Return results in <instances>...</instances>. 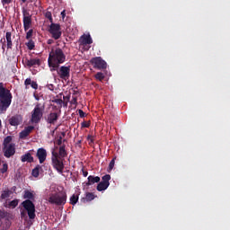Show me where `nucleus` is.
Wrapping results in <instances>:
<instances>
[{
	"label": "nucleus",
	"mask_w": 230,
	"mask_h": 230,
	"mask_svg": "<svg viewBox=\"0 0 230 230\" xmlns=\"http://www.w3.org/2000/svg\"><path fill=\"white\" fill-rule=\"evenodd\" d=\"M66 62V54L60 48L52 49L49 54L48 64L50 71L53 73L60 64Z\"/></svg>",
	"instance_id": "1"
},
{
	"label": "nucleus",
	"mask_w": 230,
	"mask_h": 230,
	"mask_svg": "<svg viewBox=\"0 0 230 230\" xmlns=\"http://www.w3.org/2000/svg\"><path fill=\"white\" fill-rule=\"evenodd\" d=\"M12 100H13L12 92L4 86V83H0V114H4L8 111Z\"/></svg>",
	"instance_id": "2"
},
{
	"label": "nucleus",
	"mask_w": 230,
	"mask_h": 230,
	"mask_svg": "<svg viewBox=\"0 0 230 230\" xmlns=\"http://www.w3.org/2000/svg\"><path fill=\"white\" fill-rule=\"evenodd\" d=\"M46 111V105L44 103H36L34 109L31 112L30 123L31 125H39L44 118V111Z\"/></svg>",
	"instance_id": "3"
},
{
	"label": "nucleus",
	"mask_w": 230,
	"mask_h": 230,
	"mask_svg": "<svg viewBox=\"0 0 230 230\" xmlns=\"http://www.w3.org/2000/svg\"><path fill=\"white\" fill-rule=\"evenodd\" d=\"M49 203L55 206H65L67 202V194L66 192L50 193L49 196Z\"/></svg>",
	"instance_id": "4"
},
{
	"label": "nucleus",
	"mask_w": 230,
	"mask_h": 230,
	"mask_svg": "<svg viewBox=\"0 0 230 230\" xmlns=\"http://www.w3.org/2000/svg\"><path fill=\"white\" fill-rule=\"evenodd\" d=\"M64 159L63 158H58V153L52 151V156H51V163L54 170H57L60 175L64 173Z\"/></svg>",
	"instance_id": "5"
},
{
	"label": "nucleus",
	"mask_w": 230,
	"mask_h": 230,
	"mask_svg": "<svg viewBox=\"0 0 230 230\" xmlns=\"http://www.w3.org/2000/svg\"><path fill=\"white\" fill-rule=\"evenodd\" d=\"M22 206L27 212L30 220H34L37 215L35 214V204L33 203V201L30 199H25L22 202Z\"/></svg>",
	"instance_id": "6"
},
{
	"label": "nucleus",
	"mask_w": 230,
	"mask_h": 230,
	"mask_svg": "<svg viewBox=\"0 0 230 230\" xmlns=\"http://www.w3.org/2000/svg\"><path fill=\"white\" fill-rule=\"evenodd\" d=\"M49 31L55 40H58L62 37V28H60L58 23H51Z\"/></svg>",
	"instance_id": "7"
},
{
	"label": "nucleus",
	"mask_w": 230,
	"mask_h": 230,
	"mask_svg": "<svg viewBox=\"0 0 230 230\" xmlns=\"http://www.w3.org/2000/svg\"><path fill=\"white\" fill-rule=\"evenodd\" d=\"M55 71H57L58 75L62 80H69V76H71V66H58V67H57V69H55Z\"/></svg>",
	"instance_id": "8"
},
{
	"label": "nucleus",
	"mask_w": 230,
	"mask_h": 230,
	"mask_svg": "<svg viewBox=\"0 0 230 230\" xmlns=\"http://www.w3.org/2000/svg\"><path fill=\"white\" fill-rule=\"evenodd\" d=\"M90 62L94 69H99V71L107 69V62L102 57L93 58Z\"/></svg>",
	"instance_id": "9"
},
{
	"label": "nucleus",
	"mask_w": 230,
	"mask_h": 230,
	"mask_svg": "<svg viewBox=\"0 0 230 230\" xmlns=\"http://www.w3.org/2000/svg\"><path fill=\"white\" fill-rule=\"evenodd\" d=\"M6 217H8V212L0 210V227L3 230L10 229V226H12L10 219Z\"/></svg>",
	"instance_id": "10"
},
{
	"label": "nucleus",
	"mask_w": 230,
	"mask_h": 230,
	"mask_svg": "<svg viewBox=\"0 0 230 230\" xmlns=\"http://www.w3.org/2000/svg\"><path fill=\"white\" fill-rule=\"evenodd\" d=\"M22 15L24 31H28V30L31 28V15L30 14V12L24 8L22 9Z\"/></svg>",
	"instance_id": "11"
},
{
	"label": "nucleus",
	"mask_w": 230,
	"mask_h": 230,
	"mask_svg": "<svg viewBox=\"0 0 230 230\" xmlns=\"http://www.w3.org/2000/svg\"><path fill=\"white\" fill-rule=\"evenodd\" d=\"M3 152L4 157L7 159H10V157H13V155H15V144H9L8 146H5L3 147Z\"/></svg>",
	"instance_id": "12"
},
{
	"label": "nucleus",
	"mask_w": 230,
	"mask_h": 230,
	"mask_svg": "<svg viewBox=\"0 0 230 230\" xmlns=\"http://www.w3.org/2000/svg\"><path fill=\"white\" fill-rule=\"evenodd\" d=\"M36 157L39 159L40 164H42L48 157V151L44 147L38 148Z\"/></svg>",
	"instance_id": "13"
},
{
	"label": "nucleus",
	"mask_w": 230,
	"mask_h": 230,
	"mask_svg": "<svg viewBox=\"0 0 230 230\" xmlns=\"http://www.w3.org/2000/svg\"><path fill=\"white\" fill-rule=\"evenodd\" d=\"M22 123V116L14 115L9 119V125L12 127H19Z\"/></svg>",
	"instance_id": "14"
},
{
	"label": "nucleus",
	"mask_w": 230,
	"mask_h": 230,
	"mask_svg": "<svg viewBox=\"0 0 230 230\" xmlns=\"http://www.w3.org/2000/svg\"><path fill=\"white\" fill-rule=\"evenodd\" d=\"M35 129V127L33 126H28L25 127L23 130H22L19 134L20 139H26L30 134H31V131Z\"/></svg>",
	"instance_id": "15"
},
{
	"label": "nucleus",
	"mask_w": 230,
	"mask_h": 230,
	"mask_svg": "<svg viewBox=\"0 0 230 230\" xmlns=\"http://www.w3.org/2000/svg\"><path fill=\"white\" fill-rule=\"evenodd\" d=\"M58 121V113L57 112H50L47 117V123L49 125H55Z\"/></svg>",
	"instance_id": "16"
},
{
	"label": "nucleus",
	"mask_w": 230,
	"mask_h": 230,
	"mask_svg": "<svg viewBox=\"0 0 230 230\" xmlns=\"http://www.w3.org/2000/svg\"><path fill=\"white\" fill-rule=\"evenodd\" d=\"M41 62L40 58H31L26 60V66L28 67H35V66H40Z\"/></svg>",
	"instance_id": "17"
},
{
	"label": "nucleus",
	"mask_w": 230,
	"mask_h": 230,
	"mask_svg": "<svg viewBox=\"0 0 230 230\" xmlns=\"http://www.w3.org/2000/svg\"><path fill=\"white\" fill-rule=\"evenodd\" d=\"M22 163H34L35 159L31 156V153L27 152L21 156Z\"/></svg>",
	"instance_id": "18"
},
{
	"label": "nucleus",
	"mask_w": 230,
	"mask_h": 230,
	"mask_svg": "<svg viewBox=\"0 0 230 230\" xmlns=\"http://www.w3.org/2000/svg\"><path fill=\"white\" fill-rule=\"evenodd\" d=\"M58 157L59 159L65 160L67 157V151H66V145H62L59 146V151L58 153Z\"/></svg>",
	"instance_id": "19"
},
{
	"label": "nucleus",
	"mask_w": 230,
	"mask_h": 230,
	"mask_svg": "<svg viewBox=\"0 0 230 230\" xmlns=\"http://www.w3.org/2000/svg\"><path fill=\"white\" fill-rule=\"evenodd\" d=\"M101 179L99 176H88V181L86 182V186H93V184H96L100 182Z\"/></svg>",
	"instance_id": "20"
},
{
	"label": "nucleus",
	"mask_w": 230,
	"mask_h": 230,
	"mask_svg": "<svg viewBox=\"0 0 230 230\" xmlns=\"http://www.w3.org/2000/svg\"><path fill=\"white\" fill-rule=\"evenodd\" d=\"M80 42L81 44H93V38H91V34H87V35H83L80 38Z\"/></svg>",
	"instance_id": "21"
},
{
	"label": "nucleus",
	"mask_w": 230,
	"mask_h": 230,
	"mask_svg": "<svg viewBox=\"0 0 230 230\" xmlns=\"http://www.w3.org/2000/svg\"><path fill=\"white\" fill-rule=\"evenodd\" d=\"M5 40L7 43V49H12V48H13V42L12 41V32L7 31L5 33Z\"/></svg>",
	"instance_id": "22"
},
{
	"label": "nucleus",
	"mask_w": 230,
	"mask_h": 230,
	"mask_svg": "<svg viewBox=\"0 0 230 230\" xmlns=\"http://www.w3.org/2000/svg\"><path fill=\"white\" fill-rule=\"evenodd\" d=\"M24 85H26V87H28V85H31V87L35 90L39 89V84H37V82L31 81V78L25 79Z\"/></svg>",
	"instance_id": "23"
},
{
	"label": "nucleus",
	"mask_w": 230,
	"mask_h": 230,
	"mask_svg": "<svg viewBox=\"0 0 230 230\" xmlns=\"http://www.w3.org/2000/svg\"><path fill=\"white\" fill-rule=\"evenodd\" d=\"M95 199V196L93 192H87L86 195H85V198H83L81 199V202H91V200H94Z\"/></svg>",
	"instance_id": "24"
},
{
	"label": "nucleus",
	"mask_w": 230,
	"mask_h": 230,
	"mask_svg": "<svg viewBox=\"0 0 230 230\" xmlns=\"http://www.w3.org/2000/svg\"><path fill=\"white\" fill-rule=\"evenodd\" d=\"M23 199H27V200H35V194L30 190H24Z\"/></svg>",
	"instance_id": "25"
},
{
	"label": "nucleus",
	"mask_w": 230,
	"mask_h": 230,
	"mask_svg": "<svg viewBox=\"0 0 230 230\" xmlns=\"http://www.w3.org/2000/svg\"><path fill=\"white\" fill-rule=\"evenodd\" d=\"M40 172H42V165H36V167L32 170L31 175L32 177H39Z\"/></svg>",
	"instance_id": "26"
},
{
	"label": "nucleus",
	"mask_w": 230,
	"mask_h": 230,
	"mask_svg": "<svg viewBox=\"0 0 230 230\" xmlns=\"http://www.w3.org/2000/svg\"><path fill=\"white\" fill-rule=\"evenodd\" d=\"M109 188V185L107 183H104L103 181H101L97 185V191H105Z\"/></svg>",
	"instance_id": "27"
},
{
	"label": "nucleus",
	"mask_w": 230,
	"mask_h": 230,
	"mask_svg": "<svg viewBox=\"0 0 230 230\" xmlns=\"http://www.w3.org/2000/svg\"><path fill=\"white\" fill-rule=\"evenodd\" d=\"M78 202V194H73L70 197V204L72 206H75V204Z\"/></svg>",
	"instance_id": "28"
},
{
	"label": "nucleus",
	"mask_w": 230,
	"mask_h": 230,
	"mask_svg": "<svg viewBox=\"0 0 230 230\" xmlns=\"http://www.w3.org/2000/svg\"><path fill=\"white\" fill-rule=\"evenodd\" d=\"M95 80H99V82H103V80L105 79V75H103V73L102 72H98L95 75H94Z\"/></svg>",
	"instance_id": "29"
},
{
	"label": "nucleus",
	"mask_w": 230,
	"mask_h": 230,
	"mask_svg": "<svg viewBox=\"0 0 230 230\" xmlns=\"http://www.w3.org/2000/svg\"><path fill=\"white\" fill-rule=\"evenodd\" d=\"M102 182H104V184H108V186H111V182H109V181H111V174H106L102 176Z\"/></svg>",
	"instance_id": "30"
},
{
	"label": "nucleus",
	"mask_w": 230,
	"mask_h": 230,
	"mask_svg": "<svg viewBox=\"0 0 230 230\" xmlns=\"http://www.w3.org/2000/svg\"><path fill=\"white\" fill-rule=\"evenodd\" d=\"M10 190H5L4 191H2L1 193V199L4 200V199H8V197H10Z\"/></svg>",
	"instance_id": "31"
},
{
	"label": "nucleus",
	"mask_w": 230,
	"mask_h": 230,
	"mask_svg": "<svg viewBox=\"0 0 230 230\" xmlns=\"http://www.w3.org/2000/svg\"><path fill=\"white\" fill-rule=\"evenodd\" d=\"M115 164H116V157L112 158V160L110 162L108 172H112Z\"/></svg>",
	"instance_id": "32"
},
{
	"label": "nucleus",
	"mask_w": 230,
	"mask_h": 230,
	"mask_svg": "<svg viewBox=\"0 0 230 230\" xmlns=\"http://www.w3.org/2000/svg\"><path fill=\"white\" fill-rule=\"evenodd\" d=\"M10 143H12V137L11 136H7L4 139V146H8V145H10Z\"/></svg>",
	"instance_id": "33"
},
{
	"label": "nucleus",
	"mask_w": 230,
	"mask_h": 230,
	"mask_svg": "<svg viewBox=\"0 0 230 230\" xmlns=\"http://www.w3.org/2000/svg\"><path fill=\"white\" fill-rule=\"evenodd\" d=\"M26 46L28 49L31 50L35 49V42H33L31 40H29V42L26 43Z\"/></svg>",
	"instance_id": "34"
},
{
	"label": "nucleus",
	"mask_w": 230,
	"mask_h": 230,
	"mask_svg": "<svg viewBox=\"0 0 230 230\" xmlns=\"http://www.w3.org/2000/svg\"><path fill=\"white\" fill-rule=\"evenodd\" d=\"M10 208H17L19 206V199H13L11 202H9Z\"/></svg>",
	"instance_id": "35"
},
{
	"label": "nucleus",
	"mask_w": 230,
	"mask_h": 230,
	"mask_svg": "<svg viewBox=\"0 0 230 230\" xmlns=\"http://www.w3.org/2000/svg\"><path fill=\"white\" fill-rule=\"evenodd\" d=\"M46 19H49V21L53 23V15L51 14V12L48 11L45 13Z\"/></svg>",
	"instance_id": "36"
},
{
	"label": "nucleus",
	"mask_w": 230,
	"mask_h": 230,
	"mask_svg": "<svg viewBox=\"0 0 230 230\" xmlns=\"http://www.w3.org/2000/svg\"><path fill=\"white\" fill-rule=\"evenodd\" d=\"M0 172L1 173H6L8 172V164H4Z\"/></svg>",
	"instance_id": "37"
},
{
	"label": "nucleus",
	"mask_w": 230,
	"mask_h": 230,
	"mask_svg": "<svg viewBox=\"0 0 230 230\" xmlns=\"http://www.w3.org/2000/svg\"><path fill=\"white\" fill-rule=\"evenodd\" d=\"M71 105H78V97L73 96L72 100L70 101Z\"/></svg>",
	"instance_id": "38"
},
{
	"label": "nucleus",
	"mask_w": 230,
	"mask_h": 230,
	"mask_svg": "<svg viewBox=\"0 0 230 230\" xmlns=\"http://www.w3.org/2000/svg\"><path fill=\"white\" fill-rule=\"evenodd\" d=\"M31 37H33V31H32V29L29 30V31H27V33H26V39H27V40H30V39H31Z\"/></svg>",
	"instance_id": "39"
},
{
	"label": "nucleus",
	"mask_w": 230,
	"mask_h": 230,
	"mask_svg": "<svg viewBox=\"0 0 230 230\" xmlns=\"http://www.w3.org/2000/svg\"><path fill=\"white\" fill-rule=\"evenodd\" d=\"M81 127L83 128H89V127H91V124L87 121H84V122L81 123Z\"/></svg>",
	"instance_id": "40"
},
{
	"label": "nucleus",
	"mask_w": 230,
	"mask_h": 230,
	"mask_svg": "<svg viewBox=\"0 0 230 230\" xmlns=\"http://www.w3.org/2000/svg\"><path fill=\"white\" fill-rule=\"evenodd\" d=\"M87 140L90 141L89 145H93V143H94V137L92 135H88L87 136Z\"/></svg>",
	"instance_id": "41"
},
{
	"label": "nucleus",
	"mask_w": 230,
	"mask_h": 230,
	"mask_svg": "<svg viewBox=\"0 0 230 230\" xmlns=\"http://www.w3.org/2000/svg\"><path fill=\"white\" fill-rule=\"evenodd\" d=\"M12 0H1V4L3 6H6V4H11Z\"/></svg>",
	"instance_id": "42"
},
{
	"label": "nucleus",
	"mask_w": 230,
	"mask_h": 230,
	"mask_svg": "<svg viewBox=\"0 0 230 230\" xmlns=\"http://www.w3.org/2000/svg\"><path fill=\"white\" fill-rule=\"evenodd\" d=\"M52 102L54 103H57L58 105H62V103H64V101H62V99H55Z\"/></svg>",
	"instance_id": "43"
},
{
	"label": "nucleus",
	"mask_w": 230,
	"mask_h": 230,
	"mask_svg": "<svg viewBox=\"0 0 230 230\" xmlns=\"http://www.w3.org/2000/svg\"><path fill=\"white\" fill-rule=\"evenodd\" d=\"M47 88L49 89V91H55V84H48Z\"/></svg>",
	"instance_id": "44"
},
{
	"label": "nucleus",
	"mask_w": 230,
	"mask_h": 230,
	"mask_svg": "<svg viewBox=\"0 0 230 230\" xmlns=\"http://www.w3.org/2000/svg\"><path fill=\"white\" fill-rule=\"evenodd\" d=\"M78 114L80 118H85V112H84V111L78 110Z\"/></svg>",
	"instance_id": "45"
},
{
	"label": "nucleus",
	"mask_w": 230,
	"mask_h": 230,
	"mask_svg": "<svg viewBox=\"0 0 230 230\" xmlns=\"http://www.w3.org/2000/svg\"><path fill=\"white\" fill-rule=\"evenodd\" d=\"M57 143H58V146H62V137H59Z\"/></svg>",
	"instance_id": "46"
},
{
	"label": "nucleus",
	"mask_w": 230,
	"mask_h": 230,
	"mask_svg": "<svg viewBox=\"0 0 230 230\" xmlns=\"http://www.w3.org/2000/svg\"><path fill=\"white\" fill-rule=\"evenodd\" d=\"M82 172H83L84 177H87V175H89V172L87 171H85V169L83 168Z\"/></svg>",
	"instance_id": "47"
},
{
	"label": "nucleus",
	"mask_w": 230,
	"mask_h": 230,
	"mask_svg": "<svg viewBox=\"0 0 230 230\" xmlns=\"http://www.w3.org/2000/svg\"><path fill=\"white\" fill-rule=\"evenodd\" d=\"M61 17H62V19H66V10H63L61 12Z\"/></svg>",
	"instance_id": "48"
},
{
	"label": "nucleus",
	"mask_w": 230,
	"mask_h": 230,
	"mask_svg": "<svg viewBox=\"0 0 230 230\" xmlns=\"http://www.w3.org/2000/svg\"><path fill=\"white\" fill-rule=\"evenodd\" d=\"M24 217H26V212L22 211V212H21V217H22V218H24Z\"/></svg>",
	"instance_id": "49"
},
{
	"label": "nucleus",
	"mask_w": 230,
	"mask_h": 230,
	"mask_svg": "<svg viewBox=\"0 0 230 230\" xmlns=\"http://www.w3.org/2000/svg\"><path fill=\"white\" fill-rule=\"evenodd\" d=\"M55 42L53 40H48L47 44L51 45Z\"/></svg>",
	"instance_id": "50"
},
{
	"label": "nucleus",
	"mask_w": 230,
	"mask_h": 230,
	"mask_svg": "<svg viewBox=\"0 0 230 230\" xmlns=\"http://www.w3.org/2000/svg\"><path fill=\"white\" fill-rule=\"evenodd\" d=\"M34 98H35V100H37V101L40 100L39 96H38L37 94H35V93H34Z\"/></svg>",
	"instance_id": "51"
},
{
	"label": "nucleus",
	"mask_w": 230,
	"mask_h": 230,
	"mask_svg": "<svg viewBox=\"0 0 230 230\" xmlns=\"http://www.w3.org/2000/svg\"><path fill=\"white\" fill-rule=\"evenodd\" d=\"M78 93V91H74V94H77Z\"/></svg>",
	"instance_id": "52"
},
{
	"label": "nucleus",
	"mask_w": 230,
	"mask_h": 230,
	"mask_svg": "<svg viewBox=\"0 0 230 230\" xmlns=\"http://www.w3.org/2000/svg\"><path fill=\"white\" fill-rule=\"evenodd\" d=\"M28 0H22V3H26Z\"/></svg>",
	"instance_id": "53"
},
{
	"label": "nucleus",
	"mask_w": 230,
	"mask_h": 230,
	"mask_svg": "<svg viewBox=\"0 0 230 230\" xmlns=\"http://www.w3.org/2000/svg\"><path fill=\"white\" fill-rule=\"evenodd\" d=\"M1 127H2V122H1V119H0V128H1Z\"/></svg>",
	"instance_id": "54"
},
{
	"label": "nucleus",
	"mask_w": 230,
	"mask_h": 230,
	"mask_svg": "<svg viewBox=\"0 0 230 230\" xmlns=\"http://www.w3.org/2000/svg\"><path fill=\"white\" fill-rule=\"evenodd\" d=\"M62 136H63V137L66 136V133H62Z\"/></svg>",
	"instance_id": "55"
}]
</instances>
